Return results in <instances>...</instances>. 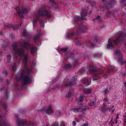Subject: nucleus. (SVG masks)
<instances>
[{
	"label": "nucleus",
	"mask_w": 126,
	"mask_h": 126,
	"mask_svg": "<svg viewBox=\"0 0 126 126\" xmlns=\"http://www.w3.org/2000/svg\"><path fill=\"white\" fill-rule=\"evenodd\" d=\"M33 64H34V65H35V63H34Z\"/></svg>",
	"instance_id": "56"
},
{
	"label": "nucleus",
	"mask_w": 126,
	"mask_h": 126,
	"mask_svg": "<svg viewBox=\"0 0 126 126\" xmlns=\"http://www.w3.org/2000/svg\"><path fill=\"white\" fill-rule=\"evenodd\" d=\"M15 119L17 124L18 126H24L26 124L27 121L25 120L20 122L17 115H15Z\"/></svg>",
	"instance_id": "6"
},
{
	"label": "nucleus",
	"mask_w": 126,
	"mask_h": 126,
	"mask_svg": "<svg viewBox=\"0 0 126 126\" xmlns=\"http://www.w3.org/2000/svg\"><path fill=\"white\" fill-rule=\"evenodd\" d=\"M13 50L15 51V55H18L19 54L21 56V58L23 59L22 62L26 66L27 63V60L28 55L27 53L25 54L24 53V49L21 48L19 49L17 45L15 44L13 45Z\"/></svg>",
	"instance_id": "2"
},
{
	"label": "nucleus",
	"mask_w": 126,
	"mask_h": 126,
	"mask_svg": "<svg viewBox=\"0 0 126 126\" xmlns=\"http://www.w3.org/2000/svg\"><path fill=\"white\" fill-rule=\"evenodd\" d=\"M0 125L1 126H9V125H6L5 122H3L2 123H1Z\"/></svg>",
	"instance_id": "24"
},
{
	"label": "nucleus",
	"mask_w": 126,
	"mask_h": 126,
	"mask_svg": "<svg viewBox=\"0 0 126 126\" xmlns=\"http://www.w3.org/2000/svg\"><path fill=\"white\" fill-rule=\"evenodd\" d=\"M84 110V109L83 108L81 107L79 108H73L72 110L73 112H80Z\"/></svg>",
	"instance_id": "10"
},
{
	"label": "nucleus",
	"mask_w": 126,
	"mask_h": 126,
	"mask_svg": "<svg viewBox=\"0 0 126 126\" xmlns=\"http://www.w3.org/2000/svg\"><path fill=\"white\" fill-rule=\"evenodd\" d=\"M96 103L95 100H92L90 101V104L91 106H93L95 105Z\"/></svg>",
	"instance_id": "16"
},
{
	"label": "nucleus",
	"mask_w": 126,
	"mask_h": 126,
	"mask_svg": "<svg viewBox=\"0 0 126 126\" xmlns=\"http://www.w3.org/2000/svg\"><path fill=\"white\" fill-rule=\"evenodd\" d=\"M16 79H17V80H18V79H17V77H16Z\"/></svg>",
	"instance_id": "55"
},
{
	"label": "nucleus",
	"mask_w": 126,
	"mask_h": 126,
	"mask_svg": "<svg viewBox=\"0 0 126 126\" xmlns=\"http://www.w3.org/2000/svg\"><path fill=\"white\" fill-rule=\"evenodd\" d=\"M115 122L116 124H117V119H115Z\"/></svg>",
	"instance_id": "43"
},
{
	"label": "nucleus",
	"mask_w": 126,
	"mask_h": 126,
	"mask_svg": "<svg viewBox=\"0 0 126 126\" xmlns=\"http://www.w3.org/2000/svg\"><path fill=\"white\" fill-rule=\"evenodd\" d=\"M84 92L86 94H89L91 93V90L90 89H87L84 90Z\"/></svg>",
	"instance_id": "17"
},
{
	"label": "nucleus",
	"mask_w": 126,
	"mask_h": 126,
	"mask_svg": "<svg viewBox=\"0 0 126 126\" xmlns=\"http://www.w3.org/2000/svg\"><path fill=\"white\" fill-rule=\"evenodd\" d=\"M82 11L80 13L81 18L82 20H83L85 19L84 16H86L87 13V11L86 10L83 11L82 8Z\"/></svg>",
	"instance_id": "11"
},
{
	"label": "nucleus",
	"mask_w": 126,
	"mask_h": 126,
	"mask_svg": "<svg viewBox=\"0 0 126 126\" xmlns=\"http://www.w3.org/2000/svg\"><path fill=\"white\" fill-rule=\"evenodd\" d=\"M11 56L10 55H9L8 56H7V58H8V59H9V58H10L11 57Z\"/></svg>",
	"instance_id": "39"
},
{
	"label": "nucleus",
	"mask_w": 126,
	"mask_h": 126,
	"mask_svg": "<svg viewBox=\"0 0 126 126\" xmlns=\"http://www.w3.org/2000/svg\"><path fill=\"white\" fill-rule=\"evenodd\" d=\"M125 69H126V66H125Z\"/></svg>",
	"instance_id": "57"
},
{
	"label": "nucleus",
	"mask_w": 126,
	"mask_h": 126,
	"mask_svg": "<svg viewBox=\"0 0 126 126\" xmlns=\"http://www.w3.org/2000/svg\"><path fill=\"white\" fill-rule=\"evenodd\" d=\"M71 95V93H70L69 92L68 94L67 95V97H69Z\"/></svg>",
	"instance_id": "31"
},
{
	"label": "nucleus",
	"mask_w": 126,
	"mask_h": 126,
	"mask_svg": "<svg viewBox=\"0 0 126 126\" xmlns=\"http://www.w3.org/2000/svg\"><path fill=\"white\" fill-rule=\"evenodd\" d=\"M92 13V11H90V13H89V14H91Z\"/></svg>",
	"instance_id": "52"
},
{
	"label": "nucleus",
	"mask_w": 126,
	"mask_h": 126,
	"mask_svg": "<svg viewBox=\"0 0 126 126\" xmlns=\"http://www.w3.org/2000/svg\"><path fill=\"white\" fill-rule=\"evenodd\" d=\"M103 101L104 102H106L109 101L108 100V99L106 97L105 98L103 99Z\"/></svg>",
	"instance_id": "25"
},
{
	"label": "nucleus",
	"mask_w": 126,
	"mask_h": 126,
	"mask_svg": "<svg viewBox=\"0 0 126 126\" xmlns=\"http://www.w3.org/2000/svg\"><path fill=\"white\" fill-rule=\"evenodd\" d=\"M113 42V40H112L110 41V40H109L108 41V44L107 46V48H112L113 46V45L112 44V42Z\"/></svg>",
	"instance_id": "13"
},
{
	"label": "nucleus",
	"mask_w": 126,
	"mask_h": 126,
	"mask_svg": "<svg viewBox=\"0 0 126 126\" xmlns=\"http://www.w3.org/2000/svg\"><path fill=\"white\" fill-rule=\"evenodd\" d=\"M21 32H22L23 33V36H26L27 34V32L26 31L25 29H23L21 30Z\"/></svg>",
	"instance_id": "19"
},
{
	"label": "nucleus",
	"mask_w": 126,
	"mask_h": 126,
	"mask_svg": "<svg viewBox=\"0 0 126 126\" xmlns=\"http://www.w3.org/2000/svg\"><path fill=\"white\" fill-rule=\"evenodd\" d=\"M112 112H114V110H112Z\"/></svg>",
	"instance_id": "54"
},
{
	"label": "nucleus",
	"mask_w": 126,
	"mask_h": 126,
	"mask_svg": "<svg viewBox=\"0 0 126 126\" xmlns=\"http://www.w3.org/2000/svg\"><path fill=\"white\" fill-rule=\"evenodd\" d=\"M72 67L69 64H67L65 66V68L66 69H70Z\"/></svg>",
	"instance_id": "20"
},
{
	"label": "nucleus",
	"mask_w": 126,
	"mask_h": 126,
	"mask_svg": "<svg viewBox=\"0 0 126 126\" xmlns=\"http://www.w3.org/2000/svg\"><path fill=\"white\" fill-rule=\"evenodd\" d=\"M79 16H75L74 18V21L76 22H77L79 20Z\"/></svg>",
	"instance_id": "23"
},
{
	"label": "nucleus",
	"mask_w": 126,
	"mask_h": 126,
	"mask_svg": "<svg viewBox=\"0 0 126 126\" xmlns=\"http://www.w3.org/2000/svg\"><path fill=\"white\" fill-rule=\"evenodd\" d=\"M19 44L21 47L26 49H29L30 48V52L31 54H33L34 53L36 47L33 44L30 45L29 43L24 42H21Z\"/></svg>",
	"instance_id": "4"
},
{
	"label": "nucleus",
	"mask_w": 126,
	"mask_h": 126,
	"mask_svg": "<svg viewBox=\"0 0 126 126\" xmlns=\"http://www.w3.org/2000/svg\"><path fill=\"white\" fill-rule=\"evenodd\" d=\"M100 18V16H97L96 17V19H99Z\"/></svg>",
	"instance_id": "38"
},
{
	"label": "nucleus",
	"mask_w": 126,
	"mask_h": 126,
	"mask_svg": "<svg viewBox=\"0 0 126 126\" xmlns=\"http://www.w3.org/2000/svg\"><path fill=\"white\" fill-rule=\"evenodd\" d=\"M16 64H14L13 66L12 67L14 71H15L16 70Z\"/></svg>",
	"instance_id": "30"
},
{
	"label": "nucleus",
	"mask_w": 126,
	"mask_h": 126,
	"mask_svg": "<svg viewBox=\"0 0 126 126\" xmlns=\"http://www.w3.org/2000/svg\"><path fill=\"white\" fill-rule=\"evenodd\" d=\"M15 57L16 59H17V58L16 57Z\"/></svg>",
	"instance_id": "58"
},
{
	"label": "nucleus",
	"mask_w": 126,
	"mask_h": 126,
	"mask_svg": "<svg viewBox=\"0 0 126 126\" xmlns=\"http://www.w3.org/2000/svg\"><path fill=\"white\" fill-rule=\"evenodd\" d=\"M74 34V33H71V35H72H72H73Z\"/></svg>",
	"instance_id": "51"
},
{
	"label": "nucleus",
	"mask_w": 126,
	"mask_h": 126,
	"mask_svg": "<svg viewBox=\"0 0 126 126\" xmlns=\"http://www.w3.org/2000/svg\"><path fill=\"white\" fill-rule=\"evenodd\" d=\"M16 10L18 13L19 16L22 18L23 17V15L26 13L27 12V9L26 8H23L22 10V12H21L19 10L18 7H17L16 9Z\"/></svg>",
	"instance_id": "7"
},
{
	"label": "nucleus",
	"mask_w": 126,
	"mask_h": 126,
	"mask_svg": "<svg viewBox=\"0 0 126 126\" xmlns=\"http://www.w3.org/2000/svg\"><path fill=\"white\" fill-rule=\"evenodd\" d=\"M19 61H19V62H18L19 63Z\"/></svg>",
	"instance_id": "59"
},
{
	"label": "nucleus",
	"mask_w": 126,
	"mask_h": 126,
	"mask_svg": "<svg viewBox=\"0 0 126 126\" xmlns=\"http://www.w3.org/2000/svg\"><path fill=\"white\" fill-rule=\"evenodd\" d=\"M91 70L92 72H95L96 71V70H94L93 69H91Z\"/></svg>",
	"instance_id": "46"
},
{
	"label": "nucleus",
	"mask_w": 126,
	"mask_h": 126,
	"mask_svg": "<svg viewBox=\"0 0 126 126\" xmlns=\"http://www.w3.org/2000/svg\"><path fill=\"white\" fill-rule=\"evenodd\" d=\"M45 113L49 115H51L53 114V111L51 107H49L45 111Z\"/></svg>",
	"instance_id": "12"
},
{
	"label": "nucleus",
	"mask_w": 126,
	"mask_h": 126,
	"mask_svg": "<svg viewBox=\"0 0 126 126\" xmlns=\"http://www.w3.org/2000/svg\"><path fill=\"white\" fill-rule=\"evenodd\" d=\"M108 90L107 89H106L104 91L105 94V95L108 92Z\"/></svg>",
	"instance_id": "32"
},
{
	"label": "nucleus",
	"mask_w": 126,
	"mask_h": 126,
	"mask_svg": "<svg viewBox=\"0 0 126 126\" xmlns=\"http://www.w3.org/2000/svg\"><path fill=\"white\" fill-rule=\"evenodd\" d=\"M83 125L84 126H88V124L87 123H86L83 124Z\"/></svg>",
	"instance_id": "37"
},
{
	"label": "nucleus",
	"mask_w": 126,
	"mask_h": 126,
	"mask_svg": "<svg viewBox=\"0 0 126 126\" xmlns=\"http://www.w3.org/2000/svg\"><path fill=\"white\" fill-rule=\"evenodd\" d=\"M32 71L31 69L26 67L25 69L22 70L20 72L21 77L23 76L22 79V82L25 84H27L30 83L32 81V77L29 75L24 76L26 74H29Z\"/></svg>",
	"instance_id": "3"
},
{
	"label": "nucleus",
	"mask_w": 126,
	"mask_h": 126,
	"mask_svg": "<svg viewBox=\"0 0 126 126\" xmlns=\"http://www.w3.org/2000/svg\"><path fill=\"white\" fill-rule=\"evenodd\" d=\"M123 37L124 36L122 33L119 34L116 39L114 41L115 44L116 45L117 44L120 42V41L122 40Z\"/></svg>",
	"instance_id": "9"
},
{
	"label": "nucleus",
	"mask_w": 126,
	"mask_h": 126,
	"mask_svg": "<svg viewBox=\"0 0 126 126\" xmlns=\"http://www.w3.org/2000/svg\"><path fill=\"white\" fill-rule=\"evenodd\" d=\"M45 6H43L39 10L37 14H34L33 16V19H34V20L32 22L33 27L35 26V23L38 20V18L40 16H47L49 18H50L51 17V14L50 12L45 10Z\"/></svg>",
	"instance_id": "1"
},
{
	"label": "nucleus",
	"mask_w": 126,
	"mask_h": 126,
	"mask_svg": "<svg viewBox=\"0 0 126 126\" xmlns=\"http://www.w3.org/2000/svg\"><path fill=\"white\" fill-rule=\"evenodd\" d=\"M123 84L125 86H126V81H125L124 82Z\"/></svg>",
	"instance_id": "42"
},
{
	"label": "nucleus",
	"mask_w": 126,
	"mask_h": 126,
	"mask_svg": "<svg viewBox=\"0 0 126 126\" xmlns=\"http://www.w3.org/2000/svg\"><path fill=\"white\" fill-rule=\"evenodd\" d=\"M125 0H122L121 1V2H123Z\"/></svg>",
	"instance_id": "49"
},
{
	"label": "nucleus",
	"mask_w": 126,
	"mask_h": 126,
	"mask_svg": "<svg viewBox=\"0 0 126 126\" xmlns=\"http://www.w3.org/2000/svg\"><path fill=\"white\" fill-rule=\"evenodd\" d=\"M125 35H126V34H125Z\"/></svg>",
	"instance_id": "60"
},
{
	"label": "nucleus",
	"mask_w": 126,
	"mask_h": 126,
	"mask_svg": "<svg viewBox=\"0 0 126 126\" xmlns=\"http://www.w3.org/2000/svg\"><path fill=\"white\" fill-rule=\"evenodd\" d=\"M87 29V28L82 24L79 26V29L77 30V32L78 34L79 33V31L84 32Z\"/></svg>",
	"instance_id": "8"
},
{
	"label": "nucleus",
	"mask_w": 126,
	"mask_h": 126,
	"mask_svg": "<svg viewBox=\"0 0 126 126\" xmlns=\"http://www.w3.org/2000/svg\"><path fill=\"white\" fill-rule=\"evenodd\" d=\"M13 29L14 30H16L17 29V28L16 27H13Z\"/></svg>",
	"instance_id": "44"
},
{
	"label": "nucleus",
	"mask_w": 126,
	"mask_h": 126,
	"mask_svg": "<svg viewBox=\"0 0 126 126\" xmlns=\"http://www.w3.org/2000/svg\"><path fill=\"white\" fill-rule=\"evenodd\" d=\"M83 100V97L82 96H80L78 102H81Z\"/></svg>",
	"instance_id": "21"
},
{
	"label": "nucleus",
	"mask_w": 126,
	"mask_h": 126,
	"mask_svg": "<svg viewBox=\"0 0 126 126\" xmlns=\"http://www.w3.org/2000/svg\"><path fill=\"white\" fill-rule=\"evenodd\" d=\"M40 34H39L36 35L34 38V40L36 43L37 44L39 42V39L40 37Z\"/></svg>",
	"instance_id": "14"
},
{
	"label": "nucleus",
	"mask_w": 126,
	"mask_h": 126,
	"mask_svg": "<svg viewBox=\"0 0 126 126\" xmlns=\"http://www.w3.org/2000/svg\"><path fill=\"white\" fill-rule=\"evenodd\" d=\"M76 124V122L75 121H73L72 122V124L74 126H75Z\"/></svg>",
	"instance_id": "33"
},
{
	"label": "nucleus",
	"mask_w": 126,
	"mask_h": 126,
	"mask_svg": "<svg viewBox=\"0 0 126 126\" xmlns=\"http://www.w3.org/2000/svg\"><path fill=\"white\" fill-rule=\"evenodd\" d=\"M2 32H0V35H2Z\"/></svg>",
	"instance_id": "47"
},
{
	"label": "nucleus",
	"mask_w": 126,
	"mask_h": 126,
	"mask_svg": "<svg viewBox=\"0 0 126 126\" xmlns=\"http://www.w3.org/2000/svg\"><path fill=\"white\" fill-rule=\"evenodd\" d=\"M40 25L42 27H44V23L43 20H41L40 21Z\"/></svg>",
	"instance_id": "26"
},
{
	"label": "nucleus",
	"mask_w": 126,
	"mask_h": 126,
	"mask_svg": "<svg viewBox=\"0 0 126 126\" xmlns=\"http://www.w3.org/2000/svg\"><path fill=\"white\" fill-rule=\"evenodd\" d=\"M111 4H109L108 5V7H110L111 6H110V5H111Z\"/></svg>",
	"instance_id": "45"
},
{
	"label": "nucleus",
	"mask_w": 126,
	"mask_h": 126,
	"mask_svg": "<svg viewBox=\"0 0 126 126\" xmlns=\"http://www.w3.org/2000/svg\"><path fill=\"white\" fill-rule=\"evenodd\" d=\"M115 0H112L111 1V4H113L114 3H115Z\"/></svg>",
	"instance_id": "34"
},
{
	"label": "nucleus",
	"mask_w": 126,
	"mask_h": 126,
	"mask_svg": "<svg viewBox=\"0 0 126 126\" xmlns=\"http://www.w3.org/2000/svg\"><path fill=\"white\" fill-rule=\"evenodd\" d=\"M75 82V81L72 80L70 82H68L65 85V86L67 87L68 86H72L73 84H74Z\"/></svg>",
	"instance_id": "15"
},
{
	"label": "nucleus",
	"mask_w": 126,
	"mask_h": 126,
	"mask_svg": "<svg viewBox=\"0 0 126 126\" xmlns=\"http://www.w3.org/2000/svg\"><path fill=\"white\" fill-rule=\"evenodd\" d=\"M65 125L63 122H62L61 124V126H65Z\"/></svg>",
	"instance_id": "35"
},
{
	"label": "nucleus",
	"mask_w": 126,
	"mask_h": 126,
	"mask_svg": "<svg viewBox=\"0 0 126 126\" xmlns=\"http://www.w3.org/2000/svg\"><path fill=\"white\" fill-rule=\"evenodd\" d=\"M6 106V105L5 104V105L4 106H3V108H5Z\"/></svg>",
	"instance_id": "50"
},
{
	"label": "nucleus",
	"mask_w": 126,
	"mask_h": 126,
	"mask_svg": "<svg viewBox=\"0 0 126 126\" xmlns=\"http://www.w3.org/2000/svg\"><path fill=\"white\" fill-rule=\"evenodd\" d=\"M105 1V0H102V2H104Z\"/></svg>",
	"instance_id": "53"
},
{
	"label": "nucleus",
	"mask_w": 126,
	"mask_h": 126,
	"mask_svg": "<svg viewBox=\"0 0 126 126\" xmlns=\"http://www.w3.org/2000/svg\"><path fill=\"white\" fill-rule=\"evenodd\" d=\"M60 111L59 110H57L56 111V114L57 115L59 116L60 114Z\"/></svg>",
	"instance_id": "27"
},
{
	"label": "nucleus",
	"mask_w": 126,
	"mask_h": 126,
	"mask_svg": "<svg viewBox=\"0 0 126 126\" xmlns=\"http://www.w3.org/2000/svg\"><path fill=\"white\" fill-rule=\"evenodd\" d=\"M58 123L57 122H55L53 124V126H58Z\"/></svg>",
	"instance_id": "29"
},
{
	"label": "nucleus",
	"mask_w": 126,
	"mask_h": 126,
	"mask_svg": "<svg viewBox=\"0 0 126 126\" xmlns=\"http://www.w3.org/2000/svg\"><path fill=\"white\" fill-rule=\"evenodd\" d=\"M89 79H84L83 80V82L84 83L87 84V85H88L89 84Z\"/></svg>",
	"instance_id": "18"
},
{
	"label": "nucleus",
	"mask_w": 126,
	"mask_h": 126,
	"mask_svg": "<svg viewBox=\"0 0 126 126\" xmlns=\"http://www.w3.org/2000/svg\"><path fill=\"white\" fill-rule=\"evenodd\" d=\"M103 112H105L107 110V108L105 106H104L101 108Z\"/></svg>",
	"instance_id": "22"
},
{
	"label": "nucleus",
	"mask_w": 126,
	"mask_h": 126,
	"mask_svg": "<svg viewBox=\"0 0 126 126\" xmlns=\"http://www.w3.org/2000/svg\"><path fill=\"white\" fill-rule=\"evenodd\" d=\"M76 121L77 122H79V121L81 120V119H76Z\"/></svg>",
	"instance_id": "36"
},
{
	"label": "nucleus",
	"mask_w": 126,
	"mask_h": 126,
	"mask_svg": "<svg viewBox=\"0 0 126 126\" xmlns=\"http://www.w3.org/2000/svg\"><path fill=\"white\" fill-rule=\"evenodd\" d=\"M82 117V115H80L79 116V119H81V118Z\"/></svg>",
	"instance_id": "40"
},
{
	"label": "nucleus",
	"mask_w": 126,
	"mask_h": 126,
	"mask_svg": "<svg viewBox=\"0 0 126 126\" xmlns=\"http://www.w3.org/2000/svg\"><path fill=\"white\" fill-rule=\"evenodd\" d=\"M50 2H53V0H50Z\"/></svg>",
	"instance_id": "48"
},
{
	"label": "nucleus",
	"mask_w": 126,
	"mask_h": 126,
	"mask_svg": "<svg viewBox=\"0 0 126 126\" xmlns=\"http://www.w3.org/2000/svg\"><path fill=\"white\" fill-rule=\"evenodd\" d=\"M68 49L67 48H62L61 49V51H63L65 52L67 51V50H68Z\"/></svg>",
	"instance_id": "28"
},
{
	"label": "nucleus",
	"mask_w": 126,
	"mask_h": 126,
	"mask_svg": "<svg viewBox=\"0 0 126 126\" xmlns=\"http://www.w3.org/2000/svg\"><path fill=\"white\" fill-rule=\"evenodd\" d=\"M114 52L115 54L118 56L119 62L122 64H123L125 63H126V61L125 62L124 60L123 59V54L119 50H116L114 51Z\"/></svg>",
	"instance_id": "5"
},
{
	"label": "nucleus",
	"mask_w": 126,
	"mask_h": 126,
	"mask_svg": "<svg viewBox=\"0 0 126 126\" xmlns=\"http://www.w3.org/2000/svg\"><path fill=\"white\" fill-rule=\"evenodd\" d=\"M117 115L116 117L115 118V119H117L119 118V115L118 114H117Z\"/></svg>",
	"instance_id": "41"
}]
</instances>
